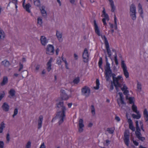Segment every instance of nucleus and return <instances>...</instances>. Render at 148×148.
<instances>
[{"instance_id":"obj_11","label":"nucleus","mask_w":148,"mask_h":148,"mask_svg":"<svg viewBox=\"0 0 148 148\" xmlns=\"http://www.w3.org/2000/svg\"><path fill=\"white\" fill-rule=\"evenodd\" d=\"M83 120L82 119H80L79 120V132H82L83 131V128L84 127V125L83 124Z\"/></svg>"},{"instance_id":"obj_16","label":"nucleus","mask_w":148,"mask_h":148,"mask_svg":"<svg viewBox=\"0 0 148 148\" xmlns=\"http://www.w3.org/2000/svg\"><path fill=\"white\" fill-rule=\"evenodd\" d=\"M45 6H43L40 7V9L42 16L44 17H46L47 16V14L46 11L45 10Z\"/></svg>"},{"instance_id":"obj_56","label":"nucleus","mask_w":148,"mask_h":148,"mask_svg":"<svg viewBox=\"0 0 148 148\" xmlns=\"http://www.w3.org/2000/svg\"><path fill=\"white\" fill-rule=\"evenodd\" d=\"M19 65L20 66V68L18 71H20L23 68V65L20 62L19 63Z\"/></svg>"},{"instance_id":"obj_30","label":"nucleus","mask_w":148,"mask_h":148,"mask_svg":"<svg viewBox=\"0 0 148 148\" xmlns=\"http://www.w3.org/2000/svg\"><path fill=\"white\" fill-rule=\"evenodd\" d=\"M96 86L94 87V88L96 90H98L99 89V81L98 79H97L96 80Z\"/></svg>"},{"instance_id":"obj_49","label":"nucleus","mask_w":148,"mask_h":148,"mask_svg":"<svg viewBox=\"0 0 148 148\" xmlns=\"http://www.w3.org/2000/svg\"><path fill=\"white\" fill-rule=\"evenodd\" d=\"M114 60L116 64L117 65L118 64V62L117 59V54H116V55L114 56Z\"/></svg>"},{"instance_id":"obj_35","label":"nucleus","mask_w":148,"mask_h":148,"mask_svg":"<svg viewBox=\"0 0 148 148\" xmlns=\"http://www.w3.org/2000/svg\"><path fill=\"white\" fill-rule=\"evenodd\" d=\"M91 112L93 115L95 114V110L93 105H92L91 106Z\"/></svg>"},{"instance_id":"obj_41","label":"nucleus","mask_w":148,"mask_h":148,"mask_svg":"<svg viewBox=\"0 0 148 148\" xmlns=\"http://www.w3.org/2000/svg\"><path fill=\"white\" fill-rule=\"evenodd\" d=\"M34 3L35 5L37 7H39L40 5V1H35L34 2Z\"/></svg>"},{"instance_id":"obj_21","label":"nucleus","mask_w":148,"mask_h":148,"mask_svg":"<svg viewBox=\"0 0 148 148\" xmlns=\"http://www.w3.org/2000/svg\"><path fill=\"white\" fill-rule=\"evenodd\" d=\"M1 64L2 65H4V66L8 67L10 65V63L7 60H4L2 61Z\"/></svg>"},{"instance_id":"obj_6","label":"nucleus","mask_w":148,"mask_h":148,"mask_svg":"<svg viewBox=\"0 0 148 148\" xmlns=\"http://www.w3.org/2000/svg\"><path fill=\"white\" fill-rule=\"evenodd\" d=\"M61 98L60 99L59 101L57 103H59L60 101H62L64 103L63 100H66L68 99L69 97L67 94L65 93V91L64 90H61Z\"/></svg>"},{"instance_id":"obj_17","label":"nucleus","mask_w":148,"mask_h":148,"mask_svg":"<svg viewBox=\"0 0 148 148\" xmlns=\"http://www.w3.org/2000/svg\"><path fill=\"white\" fill-rule=\"evenodd\" d=\"M2 108L5 111L8 112L9 110V106L7 103L5 102L2 106Z\"/></svg>"},{"instance_id":"obj_36","label":"nucleus","mask_w":148,"mask_h":148,"mask_svg":"<svg viewBox=\"0 0 148 148\" xmlns=\"http://www.w3.org/2000/svg\"><path fill=\"white\" fill-rule=\"evenodd\" d=\"M134 99V97H130L129 98V103L130 104H134V102L133 101V99Z\"/></svg>"},{"instance_id":"obj_47","label":"nucleus","mask_w":148,"mask_h":148,"mask_svg":"<svg viewBox=\"0 0 148 148\" xmlns=\"http://www.w3.org/2000/svg\"><path fill=\"white\" fill-rule=\"evenodd\" d=\"M122 78V77L121 75H119L117 76V77H116V78H115V79L114 81L117 80L118 81H119V80H121Z\"/></svg>"},{"instance_id":"obj_24","label":"nucleus","mask_w":148,"mask_h":148,"mask_svg":"<svg viewBox=\"0 0 148 148\" xmlns=\"http://www.w3.org/2000/svg\"><path fill=\"white\" fill-rule=\"evenodd\" d=\"M56 36L59 41H60V39L62 38V34L59 32L58 30H57L56 31Z\"/></svg>"},{"instance_id":"obj_18","label":"nucleus","mask_w":148,"mask_h":148,"mask_svg":"<svg viewBox=\"0 0 148 148\" xmlns=\"http://www.w3.org/2000/svg\"><path fill=\"white\" fill-rule=\"evenodd\" d=\"M40 40L41 44L44 46H45L47 42L46 38L44 36H41Z\"/></svg>"},{"instance_id":"obj_52","label":"nucleus","mask_w":148,"mask_h":148,"mask_svg":"<svg viewBox=\"0 0 148 148\" xmlns=\"http://www.w3.org/2000/svg\"><path fill=\"white\" fill-rule=\"evenodd\" d=\"M6 139L7 142H8V143H9L10 140V134L9 133H8L7 134Z\"/></svg>"},{"instance_id":"obj_61","label":"nucleus","mask_w":148,"mask_h":148,"mask_svg":"<svg viewBox=\"0 0 148 148\" xmlns=\"http://www.w3.org/2000/svg\"><path fill=\"white\" fill-rule=\"evenodd\" d=\"M139 12L140 13V14H143V9H139L138 10Z\"/></svg>"},{"instance_id":"obj_32","label":"nucleus","mask_w":148,"mask_h":148,"mask_svg":"<svg viewBox=\"0 0 148 148\" xmlns=\"http://www.w3.org/2000/svg\"><path fill=\"white\" fill-rule=\"evenodd\" d=\"M136 131L135 132V133L136 136L138 135V134H140L141 133L140 132V130L139 127V126H136Z\"/></svg>"},{"instance_id":"obj_62","label":"nucleus","mask_w":148,"mask_h":148,"mask_svg":"<svg viewBox=\"0 0 148 148\" xmlns=\"http://www.w3.org/2000/svg\"><path fill=\"white\" fill-rule=\"evenodd\" d=\"M115 119L118 122L120 121V119L119 117L118 116H116L115 117Z\"/></svg>"},{"instance_id":"obj_40","label":"nucleus","mask_w":148,"mask_h":148,"mask_svg":"<svg viewBox=\"0 0 148 148\" xmlns=\"http://www.w3.org/2000/svg\"><path fill=\"white\" fill-rule=\"evenodd\" d=\"M102 63V58L100 57L98 62V65L99 67H100V66H101Z\"/></svg>"},{"instance_id":"obj_58","label":"nucleus","mask_w":148,"mask_h":148,"mask_svg":"<svg viewBox=\"0 0 148 148\" xmlns=\"http://www.w3.org/2000/svg\"><path fill=\"white\" fill-rule=\"evenodd\" d=\"M39 148H46L44 143H42Z\"/></svg>"},{"instance_id":"obj_3","label":"nucleus","mask_w":148,"mask_h":148,"mask_svg":"<svg viewBox=\"0 0 148 148\" xmlns=\"http://www.w3.org/2000/svg\"><path fill=\"white\" fill-rule=\"evenodd\" d=\"M105 58L106 62V65L104 67L105 74L106 75V77H107V78H109V76L108 75V73L110 74L111 73V70L110 66V63L108 62V58L106 56H105Z\"/></svg>"},{"instance_id":"obj_39","label":"nucleus","mask_w":148,"mask_h":148,"mask_svg":"<svg viewBox=\"0 0 148 148\" xmlns=\"http://www.w3.org/2000/svg\"><path fill=\"white\" fill-rule=\"evenodd\" d=\"M73 82L75 84H77L79 82V77H77L76 78L74 79L73 80Z\"/></svg>"},{"instance_id":"obj_45","label":"nucleus","mask_w":148,"mask_h":148,"mask_svg":"<svg viewBox=\"0 0 148 148\" xmlns=\"http://www.w3.org/2000/svg\"><path fill=\"white\" fill-rule=\"evenodd\" d=\"M137 88L138 90H139L140 91L141 90L142 88L141 85L140 83L138 82L137 83Z\"/></svg>"},{"instance_id":"obj_31","label":"nucleus","mask_w":148,"mask_h":148,"mask_svg":"<svg viewBox=\"0 0 148 148\" xmlns=\"http://www.w3.org/2000/svg\"><path fill=\"white\" fill-rule=\"evenodd\" d=\"M141 134H138L136 135L137 138L140 140L142 141H143L145 140V138L144 137L141 136Z\"/></svg>"},{"instance_id":"obj_34","label":"nucleus","mask_w":148,"mask_h":148,"mask_svg":"<svg viewBox=\"0 0 148 148\" xmlns=\"http://www.w3.org/2000/svg\"><path fill=\"white\" fill-rule=\"evenodd\" d=\"M124 75L125 76L126 78H128L129 77V73L127 71V69L123 70Z\"/></svg>"},{"instance_id":"obj_60","label":"nucleus","mask_w":148,"mask_h":148,"mask_svg":"<svg viewBox=\"0 0 148 148\" xmlns=\"http://www.w3.org/2000/svg\"><path fill=\"white\" fill-rule=\"evenodd\" d=\"M140 125H141V129L143 132H144V130L143 129V124L142 123V122H140Z\"/></svg>"},{"instance_id":"obj_53","label":"nucleus","mask_w":148,"mask_h":148,"mask_svg":"<svg viewBox=\"0 0 148 148\" xmlns=\"http://www.w3.org/2000/svg\"><path fill=\"white\" fill-rule=\"evenodd\" d=\"M128 89L127 87L126 86L125 84L124 85L123 87L121 88V90L122 91H123L124 90H126Z\"/></svg>"},{"instance_id":"obj_27","label":"nucleus","mask_w":148,"mask_h":148,"mask_svg":"<svg viewBox=\"0 0 148 148\" xmlns=\"http://www.w3.org/2000/svg\"><path fill=\"white\" fill-rule=\"evenodd\" d=\"M137 115H136L134 114H133L132 115V116L134 119H138L140 118L141 117V115L139 113V112L138 113H136Z\"/></svg>"},{"instance_id":"obj_28","label":"nucleus","mask_w":148,"mask_h":148,"mask_svg":"<svg viewBox=\"0 0 148 148\" xmlns=\"http://www.w3.org/2000/svg\"><path fill=\"white\" fill-rule=\"evenodd\" d=\"M121 66L122 68L123 69V70L127 69V66H126L125 64V63L124 61L123 60H121Z\"/></svg>"},{"instance_id":"obj_63","label":"nucleus","mask_w":148,"mask_h":148,"mask_svg":"<svg viewBox=\"0 0 148 148\" xmlns=\"http://www.w3.org/2000/svg\"><path fill=\"white\" fill-rule=\"evenodd\" d=\"M104 17L105 18H105L106 19H108V14H104Z\"/></svg>"},{"instance_id":"obj_9","label":"nucleus","mask_w":148,"mask_h":148,"mask_svg":"<svg viewBox=\"0 0 148 148\" xmlns=\"http://www.w3.org/2000/svg\"><path fill=\"white\" fill-rule=\"evenodd\" d=\"M94 26L95 27V33L98 35V36H101L102 38L103 39H104V37L106 36H102V35H101L99 29V27L96 23V21L95 20H94Z\"/></svg>"},{"instance_id":"obj_38","label":"nucleus","mask_w":148,"mask_h":148,"mask_svg":"<svg viewBox=\"0 0 148 148\" xmlns=\"http://www.w3.org/2000/svg\"><path fill=\"white\" fill-rule=\"evenodd\" d=\"M22 73V76L23 77H26L28 75V72L26 71H23Z\"/></svg>"},{"instance_id":"obj_19","label":"nucleus","mask_w":148,"mask_h":148,"mask_svg":"<svg viewBox=\"0 0 148 148\" xmlns=\"http://www.w3.org/2000/svg\"><path fill=\"white\" fill-rule=\"evenodd\" d=\"M8 80L7 77L6 76H4L3 77L2 82L1 83V85L2 86H3L5 85L8 83Z\"/></svg>"},{"instance_id":"obj_50","label":"nucleus","mask_w":148,"mask_h":148,"mask_svg":"<svg viewBox=\"0 0 148 148\" xmlns=\"http://www.w3.org/2000/svg\"><path fill=\"white\" fill-rule=\"evenodd\" d=\"M113 84L112 81L111 82V84L110 86V91L114 89Z\"/></svg>"},{"instance_id":"obj_2","label":"nucleus","mask_w":148,"mask_h":148,"mask_svg":"<svg viewBox=\"0 0 148 148\" xmlns=\"http://www.w3.org/2000/svg\"><path fill=\"white\" fill-rule=\"evenodd\" d=\"M129 13L130 16L132 20H135L136 18V12L135 5L133 3L131 5Z\"/></svg>"},{"instance_id":"obj_7","label":"nucleus","mask_w":148,"mask_h":148,"mask_svg":"<svg viewBox=\"0 0 148 148\" xmlns=\"http://www.w3.org/2000/svg\"><path fill=\"white\" fill-rule=\"evenodd\" d=\"M104 43L105 45L106 48L107 50L108 54V56L110 58L112 54L110 50V49L109 44L106 37L104 36Z\"/></svg>"},{"instance_id":"obj_22","label":"nucleus","mask_w":148,"mask_h":148,"mask_svg":"<svg viewBox=\"0 0 148 148\" xmlns=\"http://www.w3.org/2000/svg\"><path fill=\"white\" fill-rule=\"evenodd\" d=\"M120 97V101L121 103L122 104H126V103L123 100L124 98H123V95L122 92H119L118 93Z\"/></svg>"},{"instance_id":"obj_37","label":"nucleus","mask_w":148,"mask_h":148,"mask_svg":"<svg viewBox=\"0 0 148 148\" xmlns=\"http://www.w3.org/2000/svg\"><path fill=\"white\" fill-rule=\"evenodd\" d=\"M114 29H117V18L115 16H114Z\"/></svg>"},{"instance_id":"obj_4","label":"nucleus","mask_w":148,"mask_h":148,"mask_svg":"<svg viewBox=\"0 0 148 148\" xmlns=\"http://www.w3.org/2000/svg\"><path fill=\"white\" fill-rule=\"evenodd\" d=\"M82 94L86 97H89L90 94V88L87 86H85L81 89Z\"/></svg>"},{"instance_id":"obj_26","label":"nucleus","mask_w":148,"mask_h":148,"mask_svg":"<svg viewBox=\"0 0 148 148\" xmlns=\"http://www.w3.org/2000/svg\"><path fill=\"white\" fill-rule=\"evenodd\" d=\"M15 90L12 88L9 91V94L12 97H13L15 96Z\"/></svg>"},{"instance_id":"obj_44","label":"nucleus","mask_w":148,"mask_h":148,"mask_svg":"<svg viewBox=\"0 0 148 148\" xmlns=\"http://www.w3.org/2000/svg\"><path fill=\"white\" fill-rule=\"evenodd\" d=\"M107 130L110 134H112L114 132V130L112 129V128H108Z\"/></svg>"},{"instance_id":"obj_29","label":"nucleus","mask_w":148,"mask_h":148,"mask_svg":"<svg viewBox=\"0 0 148 148\" xmlns=\"http://www.w3.org/2000/svg\"><path fill=\"white\" fill-rule=\"evenodd\" d=\"M132 109L133 111L136 113H138L139 112L137 110V107L134 104L132 106Z\"/></svg>"},{"instance_id":"obj_20","label":"nucleus","mask_w":148,"mask_h":148,"mask_svg":"<svg viewBox=\"0 0 148 148\" xmlns=\"http://www.w3.org/2000/svg\"><path fill=\"white\" fill-rule=\"evenodd\" d=\"M110 2V4L111 7V11L114 12L115 10V7L114 5V2L112 0H108Z\"/></svg>"},{"instance_id":"obj_12","label":"nucleus","mask_w":148,"mask_h":148,"mask_svg":"<svg viewBox=\"0 0 148 148\" xmlns=\"http://www.w3.org/2000/svg\"><path fill=\"white\" fill-rule=\"evenodd\" d=\"M25 0H24V1L23 2V8L27 12L29 13L31 11L29 8L31 7V6L30 5V3H28L27 4H26L25 5Z\"/></svg>"},{"instance_id":"obj_5","label":"nucleus","mask_w":148,"mask_h":148,"mask_svg":"<svg viewBox=\"0 0 148 148\" xmlns=\"http://www.w3.org/2000/svg\"><path fill=\"white\" fill-rule=\"evenodd\" d=\"M82 57L84 59V62L85 63H87L88 62L89 54L88 51V49L86 48L84 49Z\"/></svg>"},{"instance_id":"obj_14","label":"nucleus","mask_w":148,"mask_h":148,"mask_svg":"<svg viewBox=\"0 0 148 148\" xmlns=\"http://www.w3.org/2000/svg\"><path fill=\"white\" fill-rule=\"evenodd\" d=\"M127 122L129 124V128L132 130L133 131H135V128L133 125L132 121L130 119H128Z\"/></svg>"},{"instance_id":"obj_13","label":"nucleus","mask_w":148,"mask_h":148,"mask_svg":"<svg viewBox=\"0 0 148 148\" xmlns=\"http://www.w3.org/2000/svg\"><path fill=\"white\" fill-rule=\"evenodd\" d=\"M108 75L109 76V78H108V79H107V77H106V75L105 74V78L106 79V81L107 82L109 81L110 80V77H112L113 81H114L115 79V78H116V77H115L116 76L115 74L114 73H112V70H111V73H110V74L108 73Z\"/></svg>"},{"instance_id":"obj_43","label":"nucleus","mask_w":148,"mask_h":148,"mask_svg":"<svg viewBox=\"0 0 148 148\" xmlns=\"http://www.w3.org/2000/svg\"><path fill=\"white\" fill-rule=\"evenodd\" d=\"M14 114L12 115V117L13 118H14L15 116H16L18 113V110L17 108H16L14 109Z\"/></svg>"},{"instance_id":"obj_57","label":"nucleus","mask_w":148,"mask_h":148,"mask_svg":"<svg viewBox=\"0 0 148 148\" xmlns=\"http://www.w3.org/2000/svg\"><path fill=\"white\" fill-rule=\"evenodd\" d=\"M133 142L135 145L136 146H138V143L136 140H132Z\"/></svg>"},{"instance_id":"obj_1","label":"nucleus","mask_w":148,"mask_h":148,"mask_svg":"<svg viewBox=\"0 0 148 148\" xmlns=\"http://www.w3.org/2000/svg\"><path fill=\"white\" fill-rule=\"evenodd\" d=\"M56 108L58 112H57L55 117L52 119L51 122H53L56 119H58L59 120L58 122V124L60 125L63 123L64 119L65 118V112L66 110V108L65 106L64 105L62 101H60L58 103H56Z\"/></svg>"},{"instance_id":"obj_25","label":"nucleus","mask_w":148,"mask_h":148,"mask_svg":"<svg viewBox=\"0 0 148 148\" xmlns=\"http://www.w3.org/2000/svg\"><path fill=\"white\" fill-rule=\"evenodd\" d=\"M113 82L114 86L115 85H116L117 87L120 88L122 86V84L120 83L119 81H118L117 80L113 81Z\"/></svg>"},{"instance_id":"obj_46","label":"nucleus","mask_w":148,"mask_h":148,"mask_svg":"<svg viewBox=\"0 0 148 148\" xmlns=\"http://www.w3.org/2000/svg\"><path fill=\"white\" fill-rule=\"evenodd\" d=\"M31 146V143L30 141L28 142L26 146V148H30Z\"/></svg>"},{"instance_id":"obj_33","label":"nucleus","mask_w":148,"mask_h":148,"mask_svg":"<svg viewBox=\"0 0 148 148\" xmlns=\"http://www.w3.org/2000/svg\"><path fill=\"white\" fill-rule=\"evenodd\" d=\"M5 34L3 31L0 30V39H3L4 38Z\"/></svg>"},{"instance_id":"obj_15","label":"nucleus","mask_w":148,"mask_h":148,"mask_svg":"<svg viewBox=\"0 0 148 148\" xmlns=\"http://www.w3.org/2000/svg\"><path fill=\"white\" fill-rule=\"evenodd\" d=\"M43 116L42 115H40L38 118V129H40L42 125V123L43 121Z\"/></svg>"},{"instance_id":"obj_55","label":"nucleus","mask_w":148,"mask_h":148,"mask_svg":"<svg viewBox=\"0 0 148 148\" xmlns=\"http://www.w3.org/2000/svg\"><path fill=\"white\" fill-rule=\"evenodd\" d=\"M61 59L60 57H59L57 59V63L58 64H61Z\"/></svg>"},{"instance_id":"obj_54","label":"nucleus","mask_w":148,"mask_h":148,"mask_svg":"<svg viewBox=\"0 0 148 148\" xmlns=\"http://www.w3.org/2000/svg\"><path fill=\"white\" fill-rule=\"evenodd\" d=\"M4 145L3 142V141H0V148H3Z\"/></svg>"},{"instance_id":"obj_8","label":"nucleus","mask_w":148,"mask_h":148,"mask_svg":"<svg viewBox=\"0 0 148 148\" xmlns=\"http://www.w3.org/2000/svg\"><path fill=\"white\" fill-rule=\"evenodd\" d=\"M129 134V132L127 130H126L124 133V142L125 144L127 146H129L130 142L129 138L130 135Z\"/></svg>"},{"instance_id":"obj_42","label":"nucleus","mask_w":148,"mask_h":148,"mask_svg":"<svg viewBox=\"0 0 148 148\" xmlns=\"http://www.w3.org/2000/svg\"><path fill=\"white\" fill-rule=\"evenodd\" d=\"M5 96V92L3 91L2 93H0V101Z\"/></svg>"},{"instance_id":"obj_23","label":"nucleus","mask_w":148,"mask_h":148,"mask_svg":"<svg viewBox=\"0 0 148 148\" xmlns=\"http://www.w3.org/2000/svg\"><path fill=\"white\" fill-rule=\"evenodd\" d=\"M143 114L145 118V121H148V112L146 109H145L143 112Z\"/></svg>"},{"instance_id":"obj_10","label":"nucleus","mask_w":148,"mask_h":148,"mask_svg":"<svg viewBox=\"0 0 148 148\" xmlns=\"http://www.w3.org/2000/svg\"><path fill=\"white\" fill-rule=\"evenodd\" d=\"M54 47L53 45H49L46 48V53L49 55H52L54 53Z\"/></svg>"},{"instance_id":"obj_51","label":"nucleus","mask_w":148,"mask_h":148,"mask_svg":"<svg viewBox=\"0 0 148 148\" xmlns=\"http://www.w3.org/2000/svg\"><path fill=\"white\" fill-rule=\"evenodd\" d=\"M5 124L3 122H2L0 124V128L3 129L5 127Z\"/></svg>"},{"instance_id":"obj_48","label":"nucleus","mask_w":148,"mask_h":148,"mask_svg":"<svg viewBox=\"0 0 148 148\" xmlns=\"http://www.w3.org/2000/svg\"><path fill=\"white\" fill-rule=\"evenodd\" d=\"M38 23L40 25H41L42 24V19L40 18H38L37 19Z\"/></svg>"},{"instance_id":"obj_64","label":"nucleus","mask_w":148,"mask_h":148,"mask_svg":"<svg viewBox=\"0 0 148 148\" xmlns=\"http://www.w3.org/2000/svg\"><path fill=\"white\" fill-rule=\"evenodd\" d=\"M123 91H124L123 92V94L124 95H126L129 92V91L128 90H124Z\"/></svg>"},{"instance_id":"obj_59","label":"nucleus","mask_w":148,"mask_h":148,"mask_svg":"<svg viewBox=\"0 0 148 148\" xmlns=\"http://www.w3.org/2000/svg\"><path fill=\"white\" fill-rule=\"evenodd\" d=\"M106 19L105 18H103L102 19V21L104 25H107L106 23Z\"/></svg>"}]
</instances>
